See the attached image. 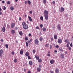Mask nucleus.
<instances>
[{
  "label": "nucleus",
  "mask_w": 73,
  "mask_h": 73,
  "mask_svg": "<svg viewBox=\"0 0 73 73\" xmlns=\"http://www.w3.org/2000/svg\"><path fill=\"white\" fill-rule=\"evenodd\" d=\"M57 28L59 31H61V27L60 24H59L58 25Z\"/></svg>",
  "instance_id": "obj_1"
},
{
  "label": "nucleus",
  "mask_w": 73,
  "mask_h": 73,
  "mask_svg": "<svg viewBox=\"0 0 73 73\" xmlns=\"http://www.w3.org/2000/svg\"><path fill=\"white\" fill-rule=\"evenodd\" d=\"M44 15H49V12L47 10H45L44 12Z\"/></svg>",
  "instance_id": "obj_2"
},
{
  "label": "nucleus",
  "mask_w": 73,
  "mask_h": 73,
  "mask_svg": "<svg viewBox=\"0 0 73 73\" xmlns=\"http://www.w3.org/2000/svg\"><path fill=\"white\" fill-rule=\"evenodd\" d=\"M44 16L45 17V19L46 20H48L49 17H48V15H44Z\"/></svg>",
  "instance_id": "obj_3"
},
{
  "label": "nucleus",
  "mask_w": 73,
  "mask_h": 73,
  "mask_svg": "<svg viewBox=\"0 0 73 73\" xmlns=\"http://www.w3.org/2000/svg\"><path fill=\"white\" fill-rule=\"evenodd\" d=\"M23 29L26 30L27 29H28V26L27 25H26L23 26Z\"/></svg>",
  "instance_id": "obj_4"
},
{
  "label": "nucleus",
  "mask_w": 73,
  "mask_h": 73,
  "mask_svg": "<svg viewBox=\"0 0 73 73\" xmlns=\"http://www.w3.org/2000/svg\"><path fill=\"white\" fill-rule=\"evenodd\" d=\"M62 41V39L60 38H59L58 40V42L59 44H61Z\"/></svg>",
  "instance_id": "obj_5"
},
{
  "label": "nucleus",
  "mask_w": 73,
  "mask_h": 73,
  "mask_svg": "<svg viewBox=\"0 0 73 73\" xmlns=\"http://www.w3.org/2000/svg\"><path fill=\"white\" fill-rule=\"evenodd\" d=\"M15 27V23L13 22L11 24V28H13Z\"/></svg>",
  "instance_id": "obj_6"
},
{
  "label": "nucleus",
  "mask_w": 73,
  "mask_h": 73,
  "mask_svg": "<svg viewBox=\"0 0 73 73\" xmlns=\"http://www.w3.org/2000/svg\"><path fill=\"white\" fill-rule=\"evenodd\" d=\"M35 44H38V39H36L35 40Z\"/></svg>",
  "instance_id": "obj_7"
},
{
  "label": "nucleus",
  "mask_w": 73,
  "mask_h": 73,
  "mask_svg": "<svg viewBox=\"0 0 73 73\" xmlns=\"http://www.w3.org/2000/svg\"><path fill=\"white\" fill-rule=\"evenodd\" d=\"M55 72L56 73H59L60 72V70L58 68H56L55 70Z\"/></svg>",
  "instance_id": "obj_8"
},
{
  "label": "nucleus",
  "mask_w": 73,
  "mask_h": 73,
  "mask_svg": "<svg viewBox=\"0 0 73 73\" xmlns=\"http://www.w3.org/2000/svg\"><path fill=\"white\" fill-rule=\"evenodd\" d=\"M64 8L62 7H61L60 8V11L62 12H63L64 11Z\"/></svg>",
  "instance_id": "obj_9"
},
{
  "label": "nucleus",
  "mask_w": 73,
  "mask_h": 73,
  "mask_svg": "<svg viewBox=\"0 0 73 73\" xmlns=\"http://www.w3.org/2000/svg\"><path fill=\"white\" fill-rule=\"evenodd\" d=\"M12 34L13 35H14L15 33H16V32L14 30H11V32Z\"/></svg>",
  "instance_id": "obj_10"
},
{
  "label": "nucleus",
  "mask_w": 73,
  "mask_h": 73,
  "mask_svg": "<svg viewBox=\"0 0 73 73\" xmlns=\"http://www.w3.org/2000/svg\"><path fill=\"white\" fill-rule=\"evenodd\" d=\"M24 51V50L21 49V50L20 52V54H23V52Z\"/></svg>",
  "instance_id": "obj_11"
},
{
  "label": "nucleus",
  "mask_w": 73,
  "mask_h": 73,
  "mask_svg": "<svg viewBox=\"0 0 73 73\" xmlns=\"http://www.w3.org/2000/svg\"><path fill=\"white\" fill-rule=\"evenodd\" d=\"M29 64L30 65H33V62L32 60H30L29 62Z\"/></svg>",
  "instance_id": "obj_12"
},
{
  "label": "nucleus",
  "mask_w": 73,
  "mask_h": 73,
  "mask_svg": "<svg viewBox=\"0 0 73 73\" xmlns=\"http://www.w3.org/2000/svg\"><path fill=\"white\" fill-rule=\"evenodd\" d=\"M2 31L3 32H5V27H3L2 29Z\"/></svg>",
  "instance_id": "obj_13"
},
{
  "label": "nucleus",
  "mask_w": 73,
  "mask_h": 73,
  "mask_svg": "<svg viewBox=\"0 0 73 73\" xmlns=\"http://www.w3.org/2000/svg\"><path fill=\"white\" fill-rule=\"evenodd\" d=\"M54 39H55V40L57 39V35L54 34Z\"/></svg>",
  "instance_id": "obj_14"
},
{
  "label": "nucleus",
  "mask_w": 73,
  "mask_h": 73,
  "mask_svg": "<svg viewBox=\"0 0 73 73\" xmlns=\"http://www.w3.org/2000/svg\"><path fill=\"white\" fill-rule=\"evenodd\" d=\"M42 30L43 32H46V28L45 27H43L42 29Z\"/></svg>",
  "instance_id": "obj_15"
},
{
  "label": "nucleus",
  "mask_w": 73,
  "mask_h": 73,
  "mask_svg": "<svg viewBox=\"0 0 73 73\" xmlns=\"http://www.w3.org/2000/svg\"><path fill=\"white\" fill-rule=\"evenodd\" d=\"M54 60H51L50 61V63L51 64H53V63H54Z\"/></svg>",
  "instance_id": "obj_16"
},
{
  "label": "nucleus",
  "mask_w": 73,
  "mask_h": 73,
  "mask_svg": "<svg viewBox=\"0 0 73 73\" xmlns=\"http://www.w3.org/2000/svg\"><path fill=\"white\" fill-rule=\"evenodd\" d=\"M28 18H29V21H33L32 19V18H31V17L28 16Z\"/></svg>",
  "instance_id": "obj_17"
},
{
  "label": "nucleus",
  "mask_w": 73,
  "mask_h": 73,
  "mask_svg": "<svg viewBox=\"0 0 73 73\" xmlns=\"http://www.w3.org/2000/svg\"><path fill=\"white\" fill-rule=\"evenodd\" d=\"M22 25H23V27L24 26L26 25L27 24H26V23H25V22H22Z\"/></svg>",
  "instance_id": "obj_18"
},
{
  "label": "nucleus",
  "mask_w": 73,
  "mask_h": 73,
  "mask_svg": "<svg viewBox=\"0 0 73 73\" xmlns=\"http://www.w3.org/2000/svg\"><path fill=\"white\" fill-rule=\"evenodd\" d=\"M35 57L36 60H38L40 58V57L38 56L35 55Z\"/></svg>",
  "instance_id": "obj_19"
},
{
  "label": "nucleus",
  "mask_w": 73,
  "mask_h": 73,
  "mask_svg": "<svg viewBox=\"0 0 73 73\" xmlns=\"http://www.w3.org/2000/svg\"><path fill=\"white\" fill-rule=\"evenodd\" d=\"M65 42H66V43H67V44H68V43H69V42H69V40H68V39H66L65 40Z\"/></svg>",
  "instance_id": "obj_20"
},
{
  "label": "nucleus",
  "mask_w": 73,
  "mask_h": 73,
  "mask_svg": "<svg viewBox=\"0 0 73 73\" xmlns=\"http://www.w3.org/2000/svg\"><path fill=\"white\" fill-rule=\"evenodd\" d=\"M37 70L38 72H40V71H41V68H37Z\"/></svg>",
  "instance_id": "obj_21"
},
{
  "label": "nucleus",
  "mask_w": 73,
  "mask_h": 73,
  "mask_svg": "<svg viewBox=\"0 0 73 73\" xmlns=\"http://www.w3.org/2000/svg\"><path fill=\"white\" fill-rule=\"evenodd\" d=\"M4 52V50L1 49L0 50V53L3 54V53Z\"/></svg>",
  "instance_id": "obj_22"
},
{
  "label": "nucleus",
  "mask_w": 73,
  "mask_h": 73,
  "mask_svg": "<svg viewBox=\"0 0 73 73\" xmlns=\"http://www.w3.org/2000/svg\"><path fill=\"white\" fill-rule=\"evenodd\" d=\"M60 57L61 58H64V55L63 54H61Z\"/></svg>",
  "instance_id": "obj_23"
},
{
  "label": "nucleus",
  "mask_w": 73,
  "mask_h": 73,
  "mask_svg": "<svg viewBox=\"0 0 73 73\" xmlns=\"http://www.w3.org/2000/svg\"><path fill=\"white\" fill-rule=\"evenodd\" d=\"M19 34L21 36H22V35H23V32H22V31H20L19 32Z\"/></svg>",
  "instance_id": "obj_24"
},
{
  "label": "nucleus",
  "mask_w": 73,
  "mask_h": 73,
  "mask_svg": "<svg viewBox=\"0 0 73 73\" xmlns=\"http://www.w3.org/2000/svg\"><path fill=\"white\" fill-rule=\"evenodd\" d=\"M69 44H70V42H68L66 44V46L67 48L69 47Z\"/></svg>",
  "instance_id": "obj_25"
},
{
  "label": "nucleus",
  "mask_w": 73,
  "mask_h": 73,
  "mask_svg": "<svg viewBox=\"0 0 73 73\" xmlns=\"http://www.w3.org/2000/svg\"><path fill=\"white\" fill-rule=\"evenodd\" d=\"M42 62V60L41 59H38V62Z\"/></svg>",
  "instance_id": "obj_26"
},
{
  "label": "nucleus",
  "mask_w": 73,
  "mask_h": 73,
  "mask_svg": "<svg viewBox=\"0 0 73 73\" xmlns=\"http://www.w3.org/2000/svg\"><path fill=\"white\" fill-rule=\"evenodd\" d=\"M14 62H17V59L16 58H15L14 60Z\"/></svg>",
  "instance_id": "obj_27"
},
{
  "label": "nucleus",
  "mask_w": 73,
  "mask_h": 73,
  "mask_svg": "<svg viewBox=\"0 0 73 73\" xmlns=\"http://www.w3.org/2000/svg\"><path fill=\"white\" fill-rule=\"evenodd\" d=\"M39 40L40 41H42L43 40V38H42L40 37L39 38Z\"/></svg>",
  "instance_id": "obj_28"
},
{
  "label": "nucleus",
  "mask_w": 73,
  "mask_h": 73,
  "mask_svg": "<svg viewBox=\"0 0 73 73\" xmlns=\"http://www.w3.org/2000/svg\"><path fill=\"white\" fill-rule=\"evenodd\" d=\"M25 56H29V53L27 52L25 53Z\"/></svg>",
  "instance_id": "obj_29"
},
{
  "label": "nucleus",
  "mask_w": 73,
  "mask_h": 73,
  "mask_svg": "<svg viewBox=\"0 0 73 73\" xmlns=\"http://www.w3.org/2000/svg\"><path fill=\"white\" fill-rule=\"evenodd\" d=\"M25 39L26 41H27V40H28V38L26 36L25 37Z\"/></svg>",
  "instance_id": "obj_30"
},
{
  "label": "nucleus",
  "mask_w": 73,
  "mask_h": 73,
  "mask_svg": "<svg viewBox=\"0 0 73 73\" xmlns=\"http://www.w3.org/2000/svg\"><path fill=\"white\" fill-rule=\"evenodd\" d=\"M28 4H29V5H31V1H27Z\"/></svg>",
  "instance_id": "obj_31"
},
{
  "label": "nucleus",
  "mask_w": 73,
  "mask_h": 73,
  "mask_svg": "<svg viewBox=\"0 0 73 73\" xmlns=\"http://www.w3.org/2000/svg\"><path fill=\"white\" fill-rule=\"evenodd\" d=\"M40 19L41 20H42V21H43V16L40 17Z\"/></svg>",
  "instance_id": "obj_32"
},
{
  "label": "nucleus",
  "mask_w": 73,
  "mask_h": 73,
  "mask_svg": "<svg viewBox=\"0 0 73 73\" xmlns=\"http://www.w3.org/2000/svg\"><path fill=\"white\" fill-rule=\"evenodd\" d=\"M43 3L44 4H46V0H43Z\"/></svg>",
  "instance_id": "obj_33"
},
{
  "label": "nucleus",
  "mask_w": 73,
  "mask_h": 73,
  "mask_svg": "<svg viewBox=\"0 0 73 73\" xmlns=\"http://www.w3.org/2000/svg\"><path fill=\"white\" fill-rule=\"evenodd\" d=\"M10 9L11 11H13V9H14V8L13 7H10Z\"/></svg>",
  "instance_id": "obj_34"
},
{
  "label": "nucleus",
  "mask_w": 73,
  "mask_h": 73,
  "mask_svg": "<svg viewBox=\"0 0 73 73\" xmlns=\"http://www.w3.org/2000/svg\"><path fill=\"white\" fill-rule=\"evenodd\" d=\"M26 45L27 47H28V43L27 42H26Z\"/></svg>",
  "instance_id": "obj_35"
},
{
  "label": "nucleus",
  "mask_w": 73,
  "mask_h": 73,
  "mask_svg": "<svg viewBox=\"0 0 73 73\" xmlns=\"http://www.w3.org/2000/svg\"><path fill=\"white\" fill-rule=\"evenodd\" d=\"M33 53H34V54H35V53H36V50H35V49H34L33 51Z\"/></svg>",
  "instance_id": "obj_36"
},
{
  "label": "nucleus",
  "mask_w": 73,
  "mask_h": 73,
  "mask_svg": "<svg viewBox=\"0 0 73 73\" xmlns=\"http://www.w3.org/2000/svg\"><path fill=\"white\" fill-rule=\"evenodd\" d=\"M49 44H47L45 45V46L46 47H48V46H49Z\"/></svg>",
  "instance_id": "obj_37"
},
{
  "label": "nucleus",
  "mask_w": 73,
  "mask_h": 73,
  "mask_svg": "<svg viewBox=\"0 0 73 73\" xmlns=\"http://www.w3.org/2000/svg\"><path fill=\"white\" fill-rule=\"evenodd\" d=\"M5 46L7 49L8 48V45L7 44L5 45Z\"/></svg>",
  "instance_id": "obj_38"
},
{
  "label": "nucleus",
  "mask_w": 73,
  "mask_h": 73,
  "mask_svg": "<svg viewBox=\"0 0 73 73\" xmlns=\"http://www.w3.org/2000/svg\"><path fill=\"white\" fill-rule=\"evenodd\" d=\"M28 59H29V60H31V58L30 57V56H28Z\"/></svg>",
  "instance_id": "obj_39"
},
{
  "label": "nucleus",
  "mask_w": 73,
  "mask_h": 73,
  "mask_svg": "<svg viewBox=\"0 0 73 73\" xmlns=\"http://www.w3.org/2000/svg\"><path fill=\"white\" fill-rule=\"evenodd\" d=\"M11 54H13V55H14V54H15V52H14V51H12L11 52Z\"/></svg>",
  "instance_id": "obj_40"
},
{
  "label": "nucleus",
  "mask_w": 73,
  "mask_h": 73,
  "mask_svg": "<svg viewBox=\"0 0 73 73\" xmlns=\"http://www.w3.org/2000/svg\"><path fill=\"white\" fill-rule=\"evenodd\" d=\"M68 49L69 50H71L72 48H71V47L69 46L68 47Z\"/></svg>",
  "instance_id": "obj_41"
},
{
  "label": "nucleus",
  "mask_w": 73,
  "mask_h": 73,
  "mask_svg": "<svg viewBox=\"0 0 73 73\" xmlns=\"http://www.w3.org/2000/svg\"><path fill=\"white\" fill-rule=\"evenodd\" d=\"M3 7L4 8L3 9V10H5V9H6V7L4 6H3Z\"/></svg>",
  "instance_id": "obj_42"
},
{
  "label": "nucleus",
  "mask_w": 73,
  "mask_h": 73,
  "mask_svg": "<svg viewBox=\"0 0 73 73\" xmlns=\"http://www.w3.org/2000/svg\"><path fill=\"white\" fill-rule=\"evenodd\" d=\"M7 4H11V2L9 1H8L7 2Z\"/></svg>",
  "instance_id": "obj_43"
},
{
  "label": "nucleus",
  "mask_w": 73,
  "mask_h": 73,
  "mask_svg": "<svg viewBox=\"0 0 73 73\" xmlns=\"http://www.w3.org/2000/svg\"><path fill=\"white\" fill-rule=\"evenodd\" d=\"M43 27V25L42 24H41L40 25V28H42V27Z\"/></svg>",
  "instance_id": "obj_44"
},
{
  "label": "nucleus",
  "mask_w": 73,
  "mask_h": 73,
  "mask_svg": "<svg viewBox=\"0 0 73 73\" xmlns=\"http://www.w3.org/2000/svg\"><path fill=\"white\" fill-rule=\"evenodd\" d=\"M56 3L55 2V1H52V3L53 4H55V3Z\"/></svg>",
  "instance_id": "obj_45"
},
{
  "label": "nucleus",
  "mask_w": 73,
  "mask_h": 73,
  "mask_svg": "<svg viewBox=\"0 0 73 73\" xmlns=\"http://www.w3.org/2000/svg\"><path fill=\"white\" fill-rule=\"evenodd\" d=\"M70 46L71 47H72L73 46V45L72 44V43H71L70 44Z\"/></svg>",
  "instance_id": "obj_46"
},
{
  "label": "nucleus",
  "mask_w": 73,
  "mask_h": 73,
  "mask_svg": "<svg viewBox=\"0 0 73 73\" xmlns=\"http://www.w3.org/2000/svg\"><path fill=\"white\" fill-rule=\"evenodd\" d=\"M27 73H31V72L30 70H29L28 71Z\"/></svg>",
  "instance_id": "obj_47"
},
{
  "label": "nucleus",
  "mask_w": 73,
  "mask_h": 73,
  "mask_svg": "<svg viewBox=\"0 0 73 73\" xmlns=\"http://www.w3.org/2000/svg\"><path fill=\"white\" fill-rule=\"evenodd\" d=\"M39 68H42V67L41 66V65H39Z\"/></svg>",
  "instance_id": "obj_48"
},
{
  "label": "nucleus",
  "mask_w": 73,
  "mask_h": 73,
  "mask_svg": "<svg viewBox=\"0 0 73 73\" xmlns=\"http://www.w3.org/2000/svg\"><path fill=\"white\" fill-rule=\"evenodd\" d=\"M36 29H40V28H39L38 26L36 27Z\"/></svg>",
  "instance_id": "obj_49"
},
{
  "label": "nucleus",
  "mask_w": 73,
  "mask_h": 73,
  "mask_svg": "<svg viewBox=\"0 0 73 73\" xmlns=\"http://www.w3.org/2000/svg\"><path fill=\"white\" fill-rule=\"evenodd\" d=\"M3 14V13L1 11H0V15H1Z\"/></svg>",
  "instance_id": "obj_50"
},
{
  "label": "nucleus",
  "mask_w": 73,
  "mask_h": 73,
  "mask_svg": "<svg viewBox=\"0 0 73 73\" xmlns=\"http://www.w3.org/2000/svg\"><path fill=\"white\" fill-rule=\"evenodd\" d=\"M55 47L57 48H59V46L58 45H56Z\"/></svg>",
  "instance_id": "obj_51"
},
{
  "label": "nucleus",
  "mask_w": 73,
  "mask_h": 73,
  "mask_svg": "<svg viewBox=\"0 0 73 73\" xmlns=\"http://www.w3.org/2000/svg\"><path fill=\"white\" fill-rule=\"evenodd\" d=\"M31 34H29V37H31Z\"/></svg>",
  "instance_id": "obj_52"
},
{
  "label": "nucleus",
  "mask_w": 73,
  "mask_h": 73,
  "mask_svg": "<svg viewBox=\"0 0 73 73\" xmlns=\"http://www.w3.org/2000/svg\"><path fill=\"white\" fill-rule=\"evenodd\" d=\"M19 21H21V17H19Z\"/></svg>",
  "instance_id": "obj_53"
},
{
  "label": "nucleus",
  "mask_w": 73,
  "mask_h": 73,
  "mask_svg": "<svg viewBox=\"0 0 73 73\" xmlns=\"http://www.w3.org/2000/svg\"><path fill=\"white\" fill-rule=\"evenodd\" d=\"M29 13L30 14H32V11H30L29 12Z\"/></svg>",
  "instance_id": "obj_54"
},
{
  "label": "nucleus",
  "mask_w": 73,
  "mask_h": 73,
  "mask_svg": "<svg viewBox=\"0 0 73 73\" xmlns=\"http://www.w3.org/2000/svg\"><path fill=\"white\" fill-rule=\"evenodd\" d=\"M27 42H28V43H31V41H30V40H28L27 41Z\"/></svg>",
  "instance_id": "obj_55"
},
{
  "label": "nucleus",
  "mask_w": 73,
  "mask_h": 73,
  "mask_svg": "<svg viewBox=\"0 0 73 73\" xmlns=\"http://www.w3.org/2000/svg\"><path fill=\"white\" fill-rule=\"evenodd\" d=\"M2 3H3V4H4V3H5V1H2Z\"/></svg>",
  "instance_id": "obj_56"
},
{
  "label": "nucleus",
  "mask_w": 73,
  "mask_h": 73,
  "mask_svg": "<svg viewBox=\"0 0 73 73\" xmlns=\"http://www.w3.org/2000/svg\"><path fill=\"white\" fill-rule=\"evenodd\" d=\"M27 1H25V4H27Z\"/></svg>",
  "instance_id": "obj_57"
},
{
  "label": "nucleus",
  "mask_w": 73,
  "mask_h": 73,
  "mask_svg": "<svg viewBox=\"0 0 73 73\" xmlns=\"http://www.w3.org/2000/svg\"><path fill=\"white\" fill-rule=\"evenodd\" d=\"M50 56V54H47V56H48V57H49V56Z\"/></svg>",
  "instance_id": "obj_58"
},
{
  "label": "nucleus",
  "mask_w": 73,
  "mask_h": 73,
  "mask_svg": "<svg viewBox=\"0 0 73 73\" xmlns=\"http://www.w3.org/2000/svg\"><path fill=\"white\" fill-rule=\"evenodd\" d=\"M50 49H52V46L51 45H50Z\"/></svg>",
  "instance_id": "obj_59"
},
{
  "label": "nucleus",
  "mask_w": 73,
  "mask_h": 73,
  "mask_svg": "<svg viewBox=\"0 0 73 73\" xmlns=\"http://www.w3.org/2000/svg\"><path fill=\"white\" fill-rule=\"evenodd\" d=\"M57 50H54V53H57Z\"/></svg>",
  "instance_id": "obj_60"
},
{
  "label": "nucleus",
  "mask_w": 73,
  "mask_h": 73,
  "mask_svg": "<svg viewBox=\"0 0 73 73\" xmlns=\"http://www.w3.org/2000/svg\"><path fill=\"white\" fill-rule=\"evenodd\" d=\"M51 41H53V37H52L51 38Z\"/></svg>",
  "instance_id": "obj_61"
},
{
  "label": "nucleus",
  "mask_w": 73,
  "mask_h": 73,
  "mask_svg": "<svg viewBox=\"0 0 73 73\" xmlns=\"http://www.w3.org/2000/svg\"><path fill=\"white\" fill-rule=\"evenodd\" d=\"M7 27H8V28H11L10 26H9V25H7Z\"/></svg>",
  "instance_id": "obj_62"
},
{
  "label": "nucleus",
  "mask_w": 73,
  "mask_h": 73,
  "mask_svg": "<svg viewBox=\"0 0 73 73\" xmlns=\"http://www.w3.org/2000/svg\"><path fill=\"white\" fill-rule=\"evenodd\" d=\"M1 42H3V39H1Z\"/></svg>",
  "instance_id": "obj_63"
},
{
  "label": "nucleus",
  "mask_w": 73,
  "mask_h": 73,
  "mask_svg": "<svg viewBox=\"0 0 73 73\" xmlns=\"http://www.w3.org/2000/svg\"><path fill=\"white\" fill-rule=\"evenodd\" d=\"M60 50L61 51V52H63V50L62 49H61Z\"/></svg>",
  "instance_id": "obj_64"
}]
</instances>
